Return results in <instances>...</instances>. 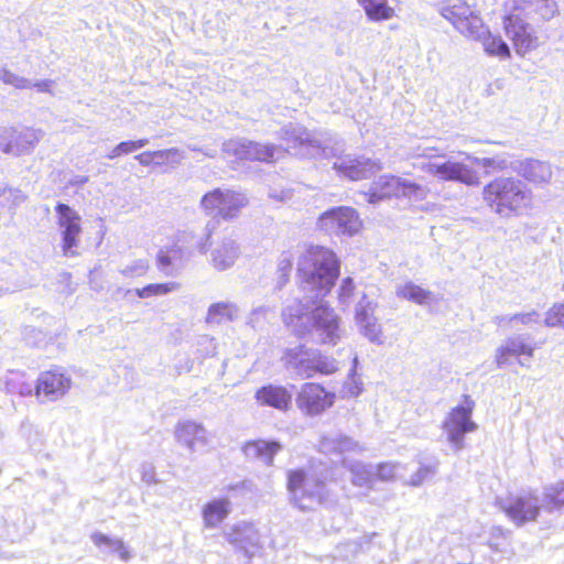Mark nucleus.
Returning a JSON list of instances; mask_svg holds the SVG:
<instances>
[{
  "label": "nucleus",
  "instance_id": "6ab92c4d",
  "mask_svg": "<svg viewBox=\"0 0 564 564\" xmlns=\"http://www.w3.org/2000/svg\"><path fill=\"white\" fill-rule=\"evenodd\" d=\"M355 318L366 337L372 341L379 340L381 329L369 303L356 307Z\"/></svg>",
  "mask_w": 564,
  "mask_h": 564
},
{
  "label": "nucleus",
  "instance_id": "3c124183",
  "mask_svg": "<svg viewBox=\"0 0 564 564\" xmlns=\"http://www.w3.org/2000/svg\"><path fill=\"white\" fill-rule=\"evenodd\" d=\"M517 4H521L522 2H527V0H513Z\"/></svg>",
  "mask_w": 564,
  "mask_h": 564
},
{
  "label": "nucleus",
  "instance_id": "f03ea898",
  "mask_svg": "<svg viewBox=\"0 0 564 564\" xmlns=\"http://www.w3.org/2000/svg\"><path fill=\"white\" fill-rule=\"evenodd\" d=\"M486 205L499 217L521 216L531 205V192L514 177L498 176L482 188Z\"/></svg>",
  "mask_w": 564,
  "mask_h": 564
},
{
  "label": "nucleus",
  "instance_id": "cd10ccee",
  "mask_svg": "<svg viewBox=\"0 0 564 564\" xmlns=\"http://www.w3.org/2000/svg\"><path fill=\"white\" fill-rule=\"evenodd\" d=\"M282 318L286 326L293 328L292 332L296 337L303 338L310 333V329L307 326H305V325L297 326V321H300L302 318V314L299 310H296L294 307L285 308L282 313Z\"/></svg>",
  "mask_w": 564,
  "mask_h": 564
},
{
  "label": "nucleus",
  "instance_id": "09e8293b",
  "mask_svg": "<svg viewBox=\"0 0 564 564\" xmlns=\"http://www.w3.org/2000/svg\"><path fill=\"white\" fill-rule=\"evenodd\" d=\"M484 165L485 166H494V160L492 159H484Z\"/></svg>",
  "mask_w": 564,
  "mask_h": 564
},
{
  "label": "nucleus",
  "instance_id": "f257e3e1",
  "mask_svg": "<svg viewBox=\"0 0 564 564\" xmlns=\"http://www.w3.org/2000/svg\"><path fill=\"white\" fill-rule=\"evenodd\" d=\"M297 274L308 290L325 295L339 278L340 261L330 248L311 245L299 259Z\"/></svg>",
  "mask_w": 564,
  "mask_h": 564
},
{
  "label": "nucleus",
  "instance_id": "aec40b11",
  "mask_svg": "<svg viewBox=\"0 0 564 564\" xmlns=\"http://www.w3.org/2000/svg\"><path fill=\"white\" fill-rule=\"evenodd\" d=\"M229 512L230 501L228 499L221 498L208 501L202 510L205 527H218L228 517Z\"/></svg>",
  "mask_w": 564,
  "mask_h": 564
},
{
  "label": "nucleus",
  "instance_id": "603ef678",
  "mask_svg": "<svg viewBox=\"0 0 564 564\" xmlns=\"http://www.w3.org/2000/svg\"><path fill=\"white\" fill-rule=\"evenodd\" d=\"M499 166H500L501 169L506 167V162H505V161H502V162L499 164Z\"/></svg>",
  "mask_w": 564,
  "mask_h": 564
},
{
  "label": "nucleus",
  "instance_id": "9d476101",
  "mask_svg": "<svg viewBox=\"0 0 564 564\" xmlns=\"http://www.w3.org/2000/svg\"><path fill=\"white\" fill-rule=\"evenodd\" d=\"M501 510L506 517L517 527L535 522L541 512L538 497L532 492L510 496Z\"/></svg>",
  "mask_w": 564,
  "mask_h": 564
},
{
  "label": "nucleus",
  "instance_id": "4468645a",
  "mask_svg": "<svg viewBox=\"0 0 564 564\" xmlns=\"http://www.w3.org/2000/svg\"><path fill=\"white\" fill-rule=\"evenodd\" d=\"M312 327L323 344L336 343L339 338V317L327 304H319L311 313Z\"/></svg>",
  "mask_w": 564,
  "mask_h": 564
},
{
  "label": "nucleus",
  "instance_id": "bb28decb",
  "mask_svg": "<svg viewBox=\"0 0 564 564\" xmlns=\"http://www.w3.org/2000/svg\"><path fill=\"white\" fill-rule=\"evenodd\" d=\"M178 288H180V284L176 282L151 283L141 289H137L135 294L140 299H149L152 296L167 294Z\"/></svg>",
  "mask_w": 564,
  "mask_h": 564
},
{
  "label": "nucleus",
  "instance_id": "7c9ffc66",
  "mask_svg": "<svg viewBox=\"0 0 564 564\" xmlns=\"http://www.w3.org/2000/svg\"><path fill=\"white\" fill-rule=\"evenodd\" d=\"M389 180L392 184H397L395 197H410L423 192L422 186L415 182L406 181L401 177Z\"/></svg>",
  "mask_w": 564,
  "mask_h": 564
},
{
  "label": "nucleus",
  "instance_id": "2eb2a0df",
  "mask_svg": "<svg viewBox=\"0 0 564 564\" xmlns=\"http://www.w3.org/2000/svg\"><path fill=\"white\" fill-rule=\"evenodd\" d=\"M254 399L260 405L282 412L289 411L292 406V393L284 386H263L256 391Z\"/></svg>",
  "mask_w": 564,
  "mask_h": 564
},
{
  "label": "nucleus",
  "instance_id": "393cba45",
  "mask_svg": "<svg viewBox=\"0 0 564 564\" xmlns=\"http://www.w3.org/2000/svg\"><path fill=\"white\" fill-rule=\"evenodd\" d=\"M543 503L547 511L564 508V481L550 485L544 489Z\"/></svg>",
  "mask_w": 564,
  "mask_h": 564
},
{
  "label": "nucleus",
  "instance_id": "a18cd8bd",
  "mask_svg": "<svg viewBox=\"0 0 564 564\" xmlns=\"http://www.w3.org/2000/svg\"><path fill=\"white\" fill-rule=\"evenodd\" d=\"M189 430H192V431L200 430V426L195 425V424H183L182 426L178 427V436L183 437L184 434L187 433Z\"/></svg>",
  "mask_w": 564,
  "mask_h": 564
},
{
  "label": "nucleus",
  "instance_id": "ddd939ff",
  "mask_svg": "<svg viewBox=\"0 0 564 564\" xmlns=\"http://www.w3.org/2000/svg\"><path fill=\"white\" fill-rule=\"evenodd\" d=\"M72 386V381L58 368L42 371L35 383V395L54 401L64 395Z\"/></svg>",
  "mask_w": 564,
  "mask_h": 564
},
{
  "label": "nucleus",
  "instance_id": "ea45409f",
  "mask_svg": "<svg viewBox=\"0 0 564 564\" xmlns=\"http://www.w3.org/2000/svg\"><path fill=\"white\" fill-rule=\"evenodd\" d=\"M355 289V284L351 278H345L339 288V296L340 297H349Z\"/></svg>",
  "mask_w": 564,
  "mask_h": 564
},
{
  "label": "nucleus",
  "instance_id": "c756f323",
  "mask_svg": "<svg viewBox=\"0 0 564 564\" xmlns=\"http://www.w3.org/2000/svg\"><path fill=\"white\" fill-rule=\"evenodd\" d=\"M395 477V468L391 463H381L377 465L375 471L369 473L366 481L369 486H372L377 481H390Z\"/></svg>",
  "mask_w": 564,
  "mask_h": 564
},
{
  "label": "nucleus",
  "instance_id": "864d4df0",
  "mask_svg": "<svg viewBox=\"0 0 564 564\" xmlns=\"http://www.w3.org/2000/svg\"><path fill=\"white\" fill-rule=\"evenodd\" d=\"M497 530H498V532H499L501 535H503V534H505V532H503V530H502V529H499V528H498Z\"/></svg>",
  "mask_w": 564,
  "mask_h": 564
},
{
  "label": "nucleus",
  "instance_id": "58836bf2",
  "mask_svg": "<svg viewBox=\"0 0 564 564\" xmlns=\"http://www.w3.org/2000/svg\"><path fill=\"white\" fill-rule=\"evenodd\" d=\"M91 540L95 543V545L98 547L107 546L110 549H113L115 543L117 541L116 539H112V538H110L104 533H100V532L93 533Z\"/></svg>",
  "mask_w": 564,
  "mask_h": 564
},
{
  "label": "nucleus",
  "instance_id": "c9c22d12",
  "mask_svg": "<svg viewBox=\"0 0 564 564\" xmlns=\"http://www.w3.org/2000/svg\"><path fill=\"white\" fill-rule=\"evenodd\" d=\"M0 80L7 85L13 86L17 89H26L31 88V83L26 78H23L9 68L0 69Z\"/></svg>",
  "mask_w": 564,
  "mask_h": 564
},
{
  "label": "nucleus",
  "instance_id": "5701e85b",
  "mask_svg": "<svg viewBox=\"0 0 564 564\" xmlns=\"http://www.w3.org/2000/svg\"><path fill=\"white\" fill-rule=\"evenodd\" d=\"M523 177L532 184H545L552 177L551 166L544 162L529 160L522 167Z\"/></svg>",
  "mask_w": 564,
  "mask_h": 564
},
{
  "label": "nucleus",
  "instance_id": "4be33fe9",
  "mask_svg": "<svg viewBox=\"0 0 564 564\" xmlns=\"http://www.w3.org/2000/svg\"><path fill=\"white\" fill-rule=\"evenodd\" d=\"M358 3L370 21H387L395 17V10L389 4V0H358Z\"/></svg>",
  "mask_w": 564,
  "mask_h": 564
},
{
  "label": "nucleus",
  "instance_id": "f3484780",
  "mask_svg": "<svg viewBox=\"0 0 564 564\" xmlns=\"http://www.w3.org/2000/svg\"><path fill=\"white\" fill-rule=\"evenodd\" d=\"M39 141V133L32 130L18 132L11 130L0 135V148L4 153L21 154L35 145Z\"/></svg>",
  "mask_w": 564,
  "mask_h": 564
},
{
  "label": "nucleus",
  "instance_id": "6e6552de",
  "mask_svg": "<svg viewBox=\"0 0 564 564\" xmlns=\"http://www.w3.org/2000/svg\"><path fill=\"white\" fill-rule=\"evenodd\" d=\"M475 402L470 395H463V404L454 406L443 422V429L451 443L462 445L464 435L474 432L477 424L471 420Z\"/></svg>",
  "mask_w": 564,
  "mask_h": 564
},
{
  "label": "nucleus",
  "instance_id": "79ce46f5",
  "mask_svg": "<svg viewBox=\"0 0 564 564\" xmlns=\"http://www.w3.org/2000/svg\"><path fill=\"white\" fill-rule=\"evenodd\" d=\"M149 269V264L144 260H139L134 265L127 268L126 272L133 273L139 271V274H144Z\"/></svg>",
  "mask_w": 564,
  "mask_h": 564
},
{
  "label": "nucleus",
  "instance_id": "20e7f679",
  "mask_svg": "<svg viewBox=\"0 0 564 564\" xmlns=\"http://www.w3.org/2000/svg\"><path fill=\"white\" fill-rule=\"evenodd\" d=\"M285 487L290 501L299 509L305 511L308 507L306 500L323 501V495L317 490L324 486L323 480L313 478L305 468H292L285 474Z\"/></svg>",
  "mask_w": 564,
  "mask_h": 564
},
{
  "label": "nucleus",
  "instance_id": "9b49d317",
  "mask_svg": "<svg viewBox=\"0 0 564 564\" xmlns=\"http://www.w3.org/2000/svg\"><path fill=\"white\" fill-rule=\"evenodd\" d=\"M422 170L446 182L455 181L467 185H475L479 183L478 173L463 162L449 160L440 164L426 162L423 163Z\"/></svg>",
  "mask_w": 564,
  "mask_h": 564
},
{
  "label": "nucleus",
  "instance_id": "1a4fd4ad",
  "mask_svg": "<svg viewBox=\"0 0 564 564\" xmlns=\"http://www.w3.org/2000/svg\"><path fill=\"white\" fill-rule=\"evenodd\" d=\"M336 394L317 382L302 384L296 394L297 408L306 415H319L335 403Z\"/></svg>",
  "mask_w": 564,
  "mask_h": 564
},
{
  "label": "nucleus",
  "instance_id": "37998d69",
  "mask_svg": "<svg viewBox=\"0 0 564 564\" xmlns=\"http://www.w3.org/2000/svg\"><path fill=\"white\" fill-rule=\"evenodd\" d=\"M293 267V260L290 256L284 257L279 264V269L283 272L284 275L291 271Z\"/></svg>",
  "mask_w": 564,
  "mask_h": 564
},
{
  "label": "nucleus",
  "instance_id": "4c0bfd02",
  "mask_svg": "<svg viewBox=\"0 0 564 564\" xmlns=\"http://www.w3.org/2000/svg\"><path fill=\"white\" fill-rule=\"evenodd\" d=\"M182 254L181 249L170 248L166 250H160L156 256V262L159 268H165L172 264L174 259L180 258Z\"/></svg>",
  "mask_w": 564,
  "mask_h": 564
},
{
  "label": "nucleus",
  "instance_id": "de8ad7c7",
  "mask_svg": "<svg viewBox=\"0 0 564 564\" xmlns=\"http://www.w3.org/2000/svg\"><path fill=\"white\" fill-rule=\"evenodd\" d=\"M529 316L530 314L514 315L513 319H520L521 322H524Z\"/></svg>",
  "mask_w": 564,
  "mask_h": 564
},
{
  "label": "nucleus",
  "instance_id": "e433bc0d",
  "mask_svg": "<svg viewBox=\"0 0 564 564\" xmlns=\"http://www.w3.org/2000/svg\"><path fill=\"white\" fill-rule=\"evenodd\" d=\"M358 449V443L347 436H340L337 440H335L332 447V452L339 455L349 452H356Z\"/></svg>",
  "mask_w": 564,
  "mask_h": 564
},
{
  "label": "nucleus",
  "instance_id": "49530a36",
  "mask_svg": "<svg viewBox=\"0 0 564 564\" xmlns=\"http://www.w3.org/2000/svg\"><path fill=\"white\" fill-rule=\"evenodd\" d=\"M265 152L268 154L269 158H267L268 160L272 159L273 154H274V147H265Z\"/></svg>",
  "mask_w": 564,
  "mask_h": 564
},
{
  "label": "nucleus",
  "instance_id": "39448f33",
  "mask_svg": "<svg viewBox=\"0 0 564 564\" xmlns=\"http://www.w3.org/2000/svg\"><path fill=\"white\" fill-rule=\"evenodd\" d=\"M321 230L329 234L354 236L364 224L359 213L350 206H337L325 210L317 219Z\"/></svg>",
  "mask_w": 564,
  "mask_h": 564
},
{
  "label": "nucleus",
  "instance_id": "412c9836",
  "mask_svg": "<svg viewBox=\"0 0 564 564\" xmlns=\"http://www.w3.org/2000/svg\"><path fill=\"white\" fill-rule=\"evenodd\" d=\"M282 446L276 441L253 440L245 444V453L253 458L262 459L271 465L274 456L281 451Z\"/></svg>",
  "mask_w": 564,
  "mask_h": 564
},
{
  "label": "nucleus",
  "instance_id": "2f4dec72",
  "mask_svg": "<svg viewBox=\"0 0 564 564\" xmlns=\"http://www.w3.org/2000/svg\"><path fill=\"white\" fill-rule=\"evenodd\" d=\"M401 296L416 304H423L430 299L431 293L419 285L406 283L401 290Z\"/></svg>",
  "mask_w": 564,
  "mask_h": 564
},
{
  "label": "nucleus",
  "instance_id": "423d86ee",
  "mask_svg": "<svg viewBox=\"0 0 564 564\" xmlns=\"http://www.w3.org/2000/svg\"><path fill=\"white\" fill-rule=\"evenodd\" d=\"M247 204L245 196L231 189L215 188L200 198V206L207 214H215L223 219L237 217Z\"/></svg>",
  "mask_w": 564,
  "mask_h": 564
},
{
  "label": "nucleus",
  "instance_id": "72a5a7b5",
  "mask_svg": "<svg viewBox=\"0 0 564 564\" xmlns=\"http://www.w3.org/2000/svg\"><path fill=\"white\" fill-rule=\"evenodd\" d=\"M232 313L231 307L227 303H215L209 306L207 313V321L213 323H220L224 319H231Z\"/></svg>",
  "mask_w": 564,
  "mask_h": 564
},
{
  "label": "nucleus",
  "instance_id": "7ed1b4c3",
  "mask_svg": "<svg viewBox=\"0 0 564 564\" xmlns=\"http://www.w3.org/2000/svg\"><path fill=\"white\" fill-rule=\"evenodd\" d=\"M441 13L465 37L481 40L487 54L500 58H509L511 56L509 46L500 35L488 32L486 35L481 36L485 23L480 15L474 12L466 1L459 0L457 3H448L442 9Z\"/></svg>",
  "mask_w": 564,
  "mask_h": 564
},
{
  "label": "nucleus",
  "instance_id": "a878e982",
  "mask_svg": "<svg viewBox=\"0 0 564 564\" xmlns=\"http://www.w3.org/2000/svg\"><path fill=\"white\" fill-rule=\"evenodd\" d=\"M338 370L337 362L327 357H316L312 365L305 368V377L312 378L315 373L332 375Z\"/></svg>",
  "mask_w": 564,
  "mask_h": 564
},
{
  "label": "nucleus",
  "instance_id": "b1692460",
  "mask_svg": "<svg viewBox=\"0 0 564 564\" xmlns=\"http://www.w3.org/2000/svg\"><path fill=\"white\" fill-rule=\"evenodd\" d=\"M388 178H398V176L387 174L379 177L373 186L366 194L369 203H377L383 199L395 197L397 184H392Z\"/></svg>",
  "mask_w": 564,
  "mask_h": 564
},
{
  "label": "nucleus",
  "instance_id": "f704fd0d",
  "mask_svg": "<svg viewBox=\"0 0 564 564\" xmlns=\"http://www.w3.org/2000/svg\"><path fill=\"white\" fill-rule=\"evenodd\" d=\"M544 324L549 327H564V303H555L547 310Z\"/></svg>",
  "mask_w": 564,
  "mask_h": 564
},
{
  "label": "nucleus",
  "instance_id": "473e14b6",
  "mask_svg": "<svg viewBox=\"0 0 564 564\" xmlns=\"http://www.w3.org/2000/svg\"><path fill=\"white\" fill-rule=\"evenodd\" d=\"M148 139L129 140L118 143L108 155L109 159H116L123 154L132 153L148 144Z\"/></svg>",
  "mask_w": 564,
  "mask_h": 564
},
{
  "label": "nucleus",
  "instance_id": "dca6fc26",
  "mask_svg": "<svg viewBox=\"0 0 564 564\" xmlns=\"http://www.w3.org/2000/svg\"><path fill=\"white\" fill-rule=\"evenodd\" d=\"M334 170L350 181L368 178L370 173L381 170V165L370 159H344L334 163Z\"/></svg>",
  "mask_w": 564,
  "mask_h": 564
},
{
  "label": "nucleus",
  "instance_id": "a211bd4d",
  "mask_svg": "<svg viewBox=\"0 0 564 564\" xmlns=\"http://www.w3.org/2000/svg\"><path fill=\"white\" fill-rule=\"evenodd\" d=\"M534 348L524 340L510 337L506 343L496 350V364L498 367L510 365L513 360L520 362L521 357L531 358Z\"/></svg>",
  "mask_w": 564,
  "mask_h": 564
},
{
  "label": "nucleus",
  "instance_id": "f8f14e48",
  "mask_svg": "<svg viewBox=\"0 0 564 564\" xmlns=\"http://www.w3.org/2000/svg\"><path fill=\"white\" fill-rule=\"evenodd\" d=\"M502 23L517 54L524 56L538 46V39L530 32L529 24L519 15L507 14Z\"/></svg>",
  "mask_w": 564,
  "mask_h": 564
},
{
  "label": "nucleus",
  "instance_id": "0eeeda50",
  "mask_svg": "<svg viewBox=\"0 0 564 564\" xmlns=\"http://www.w3.org/2000/svg\"><path fill=\"white\" fill-rule=\"evenodd\" d=\"M57 225L61 228L62 251L66 257L78 256L79 237L83 231L82 217L69 205L57 203L55 206Z\"/></svg>",
  "mask_w": 564,
  "mask_h": 564
},
{
  "label": "nucleus",
  "instance_id": "8fccbe9b",
  "mask_svg": "<svg viewBox=\"0 0 564 564\" xmlns=\"http://www.w3.org/2000/svg\"><path fill=\"white\" fill-rule=\"evenodd\" d=\"M488 544H489V546H490L492 550L498 551V547H497L494 543H490V542H489Z\"/></svg>",
  "mask_w": 564,
  "mask_h": 564
},
{
  "label": "nucleus",
  "instance_id": "c85d7f7f",
  "mask_svg": "<svg viewBox=\"0 0 564 564\" xmlns=\"http://www.w3.org/2000/svg\"><path fill=\"white\" fill-rule=\"evenodd\" d=\"M174 153L173 150L163 151H144L137 155V160L143 166L169 164V154Z\"/></svg>",
  "mask_w": 564,
  "mask_h": 564
},
{
  "label": "nucleus",
  "instance_id": "a19ab883",
  "mask_svg": "<svg viewBox=\"0 0 564 564\" xmlns=\"http://www.w3.org/2000/svg\"><path fill=\"white\" fill-rule=\"evenodd\" d=\"M111 551L118 553L122 560H128L130 557V552L121 540L116 541Z\"/></svg>",
  "mask_w": 564,
  "mask_h": 564
},
{
  "label": "nucleus",
  "instance_id": "c03bdc74",
  "mask_svg": "<svg viewBox=\"0 0 564 564\" xmlns=\"http://www.w3.org/2000/svg\"><path fill=\"white\" fill-rule=\"evenodd\" d=\"M52 84V80L45 79L31 84V87H35L39 91L45 93L51 90Z\"/></svg>",
  "mask_w": 564,
  "mask_h": 564
}]
</instances>
